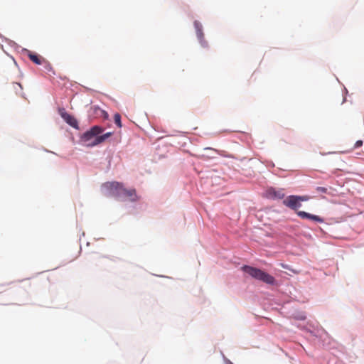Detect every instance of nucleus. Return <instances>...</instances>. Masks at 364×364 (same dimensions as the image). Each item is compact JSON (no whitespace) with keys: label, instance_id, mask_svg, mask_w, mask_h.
Here are the masks:
<instances>
[{"label":"nucleus","instance_id":"12","mask_svg":"<svg viewBox=\"0 0 364 364\" xmlns=\"http://www.w3.org/2000/svg\"><path fill=\"white\" fill-rule=\"evenodd\" d=\"M362 145H363V141L358 140L354 145V148H358V147L361 146Z\"/></svg>","mask_w":364,"mask_h":364},{"label":"nucleus","instance_id":"2","mask_svg":"<svg viewBox=\"0 0 364 364\" xmlns=\"http://www.w3.org/2000/svg\"><path fill=\"white\" fill-rule=\"evenodd\" d=\"M103 129L100 126H94L90 130L85 132L81 136L82 141L87 146H94L104 142L110 137L112 132L100 134Z\"/></svg>","mask_w":364,"mask_h":364},{"label":"nucleus","instance_id":"7","mask_svg":"<svg viewBox=\"0 0 364 364\" xmlns=\"http://www.w3.org/2000/svg\"><path fill=\"white\" fill-rule=\"evenodd\" d=\"M298 216L303 219H309L318 223H323V219L318 215H312L304 211H297Z\"/></svg>","mask_w":364,"mask_h":364},{"label":"nucleus","instance_id":"5","mask_svg":"<svg viewBox=\"0 0 364 364\" xmlns=\"http://www.w3.org/2000/svg\"><path fill=\"white\" fill-rule=\"evenodd\" d=\"M59 113L61 117L71 127L77 129L78 128V122L77 119L70 114L65 112L64 108L59 109Z\"/></svg>","mask_w":364,"mask_h":364},{"label":"nucleus","instance_id":"11","mask_svg":"<svg viewBox=\"0 0 364 364\" xmlns=\"http://www.w3.org/2000/svg\"><path fill=\"white\" fill-rule=\"evenodd\" d=\"M316 190L317 192H321V193H327V188H325V187L318 186V187H316Z\"/></svg>","mask_w":364,"mask_h":364},{"label":"nucleus","instance_id":"6","mask_svg":"<svg viewBox=\"0 0 364 364\" xmlns=\"http://www.w3.org/2000/svg\"><path fill=\"white\" fill-rule=\"evenodd\" d=\"M265 196L270 199H282L285 194L283 189H276L274 188H269L267 189Z\"/></svg>","mask_w":364,"mask_h":364},{"label":"nucleus","instance_id":"4","mask_svg":"<svg viewBox=\"0 0 364 364\" xmlns=\"http://www.w3.org/2000/svg\"><path fill=\"white\" fill-rule=\"evenodd\" d=\"M308 200V196H290L283 200V204L294 210H297L301 205V202Z\"/></svg>","mask_w":364,"mask_h":364},{"label":"nucleus","instance_id":"10","mask_svg":"<svg viewBox=\"0 0 364 364\" xmlns=\"http://www.w3.org/2000/svg\"><path fill=\"white\" fill-rule=\"evenodd\" d=\"M195 25H196V27L197 28V35L198 36L199 38H201L203 36V33H202V31L200 28H199L198 27V23L197 22H195Z\"/></svg>","mask_w":364,"mask_h":364},{"label":"nucleus","instance_id":"3","mask_svg":"<svg viewBox=\"0 0 364 364\" xmlns=\"http://www.w3.org/2000/svg\"><path fill=\"white\" fill-rule=\"evenodd\" d=\"M242 270L248 274L252 278L262 281L267 284L274 285L276 284V280L274 277L260 269L248 265H244L242 267Z\"/></svg>","mask_w":364,"mask_h":364},{"label":"nucleus","instance_id":"1","mask_svg":"<svg viewBox=\"0 0 364 364\" xmlns=\"http://www.w3.org/2000/svg\"><path fill=\"white\" fill-rule=\"evenodd\" d=\"M103 186L107 189L109 193L113 196L132 202L138 200V196L134 188L127 189L119 182H107L105 183Z\"/></svg>","mask_w":364,"mask_h":364},{"label":"nucleus","instance_id":"9","mask_svg":"<svg viewBox=\"0 0 364 364\" xmlns=\"http://www.w3.org/2000/svg\"><path fill=\"white\" fill-rule=\"evenodd\" d=\"M114 122L117 125L118 127H122L121 116H120L119 114L117 113V114H115L114 115Z\"/></svg>","mask_w":364,"mask_h":364},{"label":"nucleus","instance_id":"13","mask_svg":"<svg viewBox=\"0 0 364 364\" xmlns=\"http://www.w3.org/2000/svg\"><path fill=\"white\" fill-rule=\"evenodd\" d=\"M14 86L15 88H16V86H18L20 87V89H22L21 85L20 83H17V82L14 83Z\"/></svg>","mask_w":364,"mask_h":364},{"label":"nucleus","instance_id":"8","mask_svg":"<svg viewBox=\"0 0 364 364\" xmlns=\"http://www.w3.org/2000/svg\"><path fill=\"white\" fill-rule=\"evenodd\" d=\"M28 56L29 59L36 65H41L44 61V58L41 55L28 52Z\"/></svg>","mask_w":364,"mask_h":364}]
</instances>
